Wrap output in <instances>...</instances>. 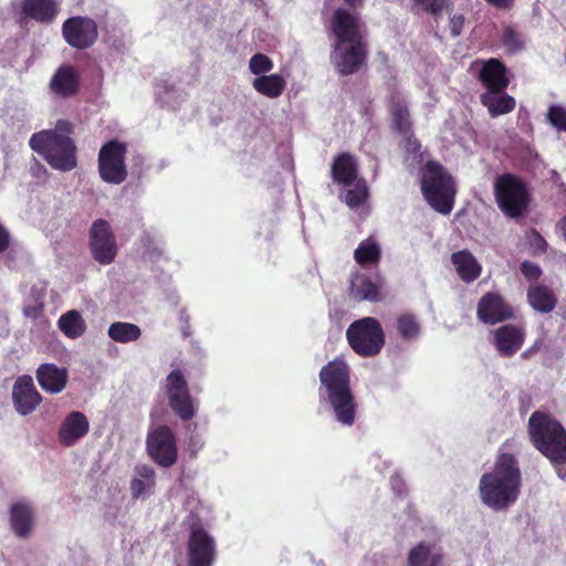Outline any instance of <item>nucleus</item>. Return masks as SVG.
I'll return each mask as SVG.
<instances>
[{
    "label": "nucleus",
    "instance_id": "f257e3e1",
    "mask_svg": "<svg viewBox=\"0 0 566 566\" xmlns=\"http://www.w3.org/2000/svg\"><path fill=\"white\" fill-rule=\"evenodd\" d=\"M318 398L338 423L344 427L355 423L357 405L350 388L349 367L343 359L336 358L322 367Z\"/></svg>",
    "mask_w": 566,
    "mask_h": 566
},
{
    "label": "nucleus",
    "instance_id": "f03ea898",
    "mask_svg": "<svg viewBox=\"0 0 566 566\" xmlns=\"http://www.w3.org/2000/svg\"><path fill=\"white\" fill-rule=\"evenodd\" d=\"M363 28L364 24L355 12L343 8L335 11L332 30L337 42L331 61L340 74L357 72L365 61Z\"/></svg>",
    "mask_w": 566,
    "mask_h": 566
},
{
    "label": "nucleus",
    "instance_id": "7ed1b4c3",
    "mask_svg": "<svg viewBox=\"0 0 566 566\" xmlns=\"http://www.w3.org/2000/svg\"><path fill=\"white\" fill-rule=\"evenodd\" d=\"M521 471L512 454L501 453L491 472L480 479L479 490L483 504L494 511L505 510L520 494Z\"/></svg>",
    "mask_w": 566,
    "mask_h": 566
},
{
    "label": "nucleus",
    "instance_id": "20e7f679",
    "mask_svg": "<svg viewBox=\"0 0 566 566\" xmlns=\"http://www.w3.org/2000/svg\"><path fill=\"white\" fill-rule=\"evenodd\" d=\"M72 133V123L59 119L53 129L34 133L30 137L29 145L51 168L67 172L77 166V148L70 137Z\"/></svg>",
    "mask_w": 566,
    "mask_h": 566
},
{
    "label": "nucleus",
    "instance_id": "39448f33",
    "mask_svg": "<svg viewBox=\"0 0 566 566\" xmlns=\"http://www.w3.org/2000/svg\"><path fill=\"white\" fill-rule=\"evenodd\" d=\"M189 514L185 524L189 528L187 560L189 566H212L216 560L217 545L213 536L205 527L203 514L208 509L196 496L186 501Z\"/></svg>",
    "mask_w": 566,
    "mask_h": 566
},
{
    "label": "nucleus",
    "instance_id": "423d86ee",
    "mask_svg": "<svg viewBox=\"0 0 566 566\" xmlns=\"http://www.w3.org/2000/svg\"><path fill=\"white\" fill-rule=\"evenodd\" d=\"M530 434L534 446L547 457L556 467L560 478L566 476L562 472L560 464L566 462V432L554 419L538 411L534 412L530 420Z\"/></svg>",
    "mask_w": 566,
    "mask_h": 566
},
{
    "label": "nucleus",
    "instance_id": "0eeeda50",
    "mask_svg": "<svg viewBox=\"0 0 566 566\" xmlns=\"http://www.w3.org/2000/svg\"><path fill=\"white\" fill-rule=\"evenodd\" d=\"M485 92L480 99L491 117H497L511 113L516 105L515 98L505 92L509 85L505 66L497 60L485 62L479 75Z\"/></svg>",
    "mask_w": 566,
    "mask_h": 566
},
{
    "label": "nucleus",
    "instance_id": "6e6552de",
    "mask_svg": "<svg viewBox=\"0 0 566 566\" xmlns=\"http://www.w3.org/2000/svg\"><path fill=\"white\" fill-rule=\"evenodd\" d=\"M421 191L427 202L438 212L449 214L453 208L455 186L452 177L444 168L428 163L421 172Z\"/></svg>",
    "mask_w": 566,
    "mask_h": 566
},
{
    "label": "nucleus",
    "instance_id": "1a4fd4ad",
    "mask_svg": "<svg viewBox=\"0 0 566 566\" xmlns=\"http://www.w3.org/2000/svg\"><path fill=\"white\" fill-rule=\"evenodd\" d=\"M494 195L499 208L510 218H518L528 206L530 196L525 184L511 174L496 178Z\"/></svg>",
    "mask_w": 566,
    "mask_h": 566
},
{
    "label": "nucleus",
    "instance_id": "9d476101",
    "mask_svg": "<svg viewBox=\"0 0 566 566\" xmlns=\"http://www.w3.org/2000/svg\"><path fill=\"white\" fill-rule=\"evenodd\" d=\"M346 337L353 350L363 357L377 355L385 344L382 327L374 317H364L352 323L346 331Z\"/></svg>",
    "mask_w": 566,
    "mask_h": 566
},
{
    "label": "nucleus",
    "instance_id": "9b49d317",
    "mask_svg": "<svg viewBox=\"0 0 566 566\" xmlns=\"http://www.w3.org/2000/svg\"><path fill=\"white\" fill-rule=\"evenodd\" d=\"M127 148L124 143L111 140L98 153V172L103 181L111 185H120L127 178L125 155Z\"/></svg>",
    "mask_w": 566,
    "mask_h": 566
},
{
    "label": "nucleus",
    "instance_id": "f8f14e48",
    "mask_svg": "<svg viewBox=\"0 0 566 566\" xmlns=\"http://www.w3.org/2000/svg\"><path fill=\"white\" fill-rule=\"evenodd\" d=\"M169 406L182 420L187 421L196 415V407L190 396L188 382L179 369L171 370L165 380Z\"/></svg>",
    "mask_w": 566,
    "mask_h": 566
},
{
    "label": "nucleus",
    "instance_id": "ddd939ff",
    "mask_svg": "<svg viewBox=\"0 0 566 566\" xmlns=\"http://www.w3.org/2000/svg\"><path fill=\"white\" fill-rule=\"evenodd\" d=\"M146 450L149 458L160 467L169 468L177 461L176 438L166 426H159L148 432Z\"/></svg>",
    "mask_w": 566,
    "mask_h": 566
},
{
    "label": "nucleus",
    "instance_id": "4468645a",
    "mask_svg": "<svg viewBox=\"0 0 566 566\" xmlns=\"http://www.w3.org/2000/svg\"><path fill=\"white\" fill-rule=\"evenodd\" d=\"M91 248L94 259L101 264H111L117 254V245L111 226L97 220L91 228Z\"/></svg>",
    "mask_w": 566,
    "mask_h": 566
},
{
    "label": "nucleus",
    "instance_id": "2eb2a0df",
    "mask_svg": "<svg viewBox=\"0 0 566 566\" xmlns=\"http://www.w3.org/2000/svg\"><path fill=\"white\" fill-rule=\"evenodd\" d=\"M63 35L71 46L86 49L97 39V25L90 18L73 17L64 22Z\"/></svg>",
    "mask_w": 566,
    "mask_h": 566
},
{
    "label": "nucleus",
    "instance_id": "dca6fc26",
    "mask_svg": "<svg viewBox=\"0 0 566 566\" xmlns=\"http://www.w3.org/2000/svg\"><path fill=\"white\" fill-rule=\"evenodd\" d=\"M12 401L15 411L21 416L32 413L41 403L42 397L34 387L30 376L19 377L12 389Z\"/></svg>",
    "mask_w": 566,
    "mask_h": 566
},
{
    "label": "nucleus",
    "instance_id": "f3484780",
    "mask_svg": "<svg viewBox=\"0 0 566 566\" xmlns=\"http://www.w3.org/2000/svg\"><path fill=\"white\" fill-rule=\"evenodd\" d=\"M90 431V421L81 411H71L62 420L59 431V442L66 448L75 446Z\"/></svg>",
    "mask_w": 566,
    "mask_h": 566
},
{
    "label": "nucleus",
    "instance_id": "a211bd4d",
    "mask_svg": "<svg viewBox=\"0 0 566 566\" xmlns=\"http://www.w3.org/2000/svg\"><path fill=\"white\" fill-rule=\"evenodd\" d=\"M525 331L507 324L493 331V342L497 352L504 357L513 356L523 345Z\"/></svg>",
    "mask_w": 566,
    "mask_h": 566
},
{
    "label": "nucleus",
    "instance_id": "6ab92c4d",
    "mask_svg": "<svg viewBox=\"0 0 566 566\" xmlns=\"http://www.w3.org/2000/svg\"><path fill=\"white\" fill-rule=\"evenodd\" d=\"M512 315V308L497 294L488 293L479 302L478 317L486 324L503 322Z\"/></svg>",
    "mask_w": 566,
    "mask_h": 566
},
{
    "label": "nucleus",
    "instance_id": "aec40b11",
    "mask_svg": "<svg viewBox=\"0 0 566 566\" xmlns=\"http://www.w3.org/2000/svg\"><path fill=\"white\" fill-rule=\"evenodd\" d=\"M36 380L40 387L51 395L62 392L69 381V371L64 367H59L55 364H42L38 367Z\"/></svg>",
    "mask_w": 566,
    "mask_h": 566
},
{
    "label": "nucleus",
    "instance_id": "412c9836",
    "mask_svg": "<svg viewBox=\"0 0 566 566\" xmlns=\"http://www.w3.org/2000/svg\"><path fill=\"white\" fill-rule=\"evenodd\" d=\"M129 490L134 500H146L155 494L156 472L148 464H137L129 483Z\"/></svg>",
    "mask_w": 566,
    "mask_h": 566
},
{
    "label": "nucleus",
    "instance_id": "4be33fe9",
    "mask_svg": "<svg viewBox=\"0 0 566 566\" xmlns=\"http://www.w3.org/2000/svg\"><path fill=\"white\" fill-rule=\"evenodd\" d=\"M444 555L434 544L420 542L408 553V566H443Z\"/></svg>",
    "mask_w": 566,
    "mask_h": 566
},
{
    "label": "nucleus",
    "instance_id": "5701e85b",
    "mask_svg": "<svg viewBox=\"0 0 566 566\" xmlns=\"http://www.w3.org/2000/svg\"><path fill=\"white\" fill-rule=\"evenodd\" d=\"M49 87L50 91L56 96H72L77 92L78 88V74L74 67L70 65H63L59 67L52 76Z\"/></svg>",
    "mask_w": 566,
    "mask_h": 566
},
{
    "label": "nucleus",
    "instance_id": "b1692460",
    "mask_svg": "<svg viewBox=\"0 0 566 566\" xmlns=\"http://www.w3.org/2000/svg\"><path fill=\"white\" fill-rule=\"evenodd\" d=\"M527 301L532 308L538 313H551L557 304L554 291L536 282L531 284L527 290Z\"/></svg>",
    "mask_w": 566,
    "mask_h": 566
},
{
    "label": "nucleus",
    "instance_id": "393cba45",
    "mask_svg": "<svg viewBox=\"0 0 566 566\" xmlns=\"http://www.w3.org/2000/svg\"><path fill=\"white\" fill-rule=\"evenodd\" d=\"M451 261L455 268L458 275L462 281L471 283L481 274V265L476 259L467 250L454 252Z\"/></svg>",
    "mask_w": 566,
    "mask_h": 566
},
{
    "label": "nucleus",
    "instance_id": "a878e982",
    "mask_svg": "<svg viewBox=\"0 0 566 566\" xmlns=\"http://www.w3.org/2000/svg\"><path fill=\"white\" fill-rule=\"evenodd\" d=\"M333 179L335 182L349 187L357 180V161L349 154H342L335 158L332 166Z\"/></svg>",
    "mask_w": 566,
    "mask_h": 566
},
{
    "label": "nucleus",
    "instance_id": "bb28decb",
    "mask_svg": "<svg viewBox=\"0 0 566 566\" xmlns=\"http://www.w3.org/2000/svg\"><path fill=\"white\" fill-rule=\"evenodd\" d=\"M350 295L357 301H379V286L366 274L356 273L350 281Z\"/></svg>",
    "mask_w": 566,
    "mask_h": 566
},
{
    "label": "nucleus",
    "instance_id": "cd10ccee",
    "mask_svg": "<svg viewBox=\"0 0 566 566\" xmlns=\"http://www.w3.org/2000/svg\"><path fill=\"white\" fill-rule=\"evenodd\" d=\"M22 11L28 18L51 22L56 14V3L54 0H23Z\"/></svg>",
    "mask_w": 566,
    "mask_h": 566
},
{
    "label": "nucleus",
    "instance_id": "c85d7f7f",
    "mask_svg": "<svg viewBox=\"0 0 566 566\" xmlns=\"http://www.w3.org/2000/svg\"><path fill=\"white\" fill-rule=\"evenodd\" d=\"M11 525L20 537L28 536L33 527V512L27 503H15L11 507Z\"/></svg>",
    "mask_w": 566,
    "mask_h": 566
},
{
    "label": "nucleus",
    "instance_id": "c756f323",
    "mask_svg": "<svg viewBox=\"0 0 566 566\" xmlns=\"http://www.w3.org/2000/svg\"><path fill=\"white\" fill-rule=\"evenodd\" d=\"M286 85V81L279 74L261 75L253 80V88L269 98L279 97Z\"/></svg>",
    "mask_w": 566,
    "mask_h": 566
},
{
    "label": "nucleus",
    "instance_id": "7c9ffc66",
    "mask_svg": "<svg viewBox=\"0 0 566 566\" xmlns=\"http://www.w3.org/2000/svg\"><path fill=\"white\" fill-rule=\"evenodd\" d=\"M62 333L69 338L75 339L81 337L85 329L86 324L78 311L72 310L63 314L57 322Z\"/></svg>",
    "mask_w": 566,
    "mask_h": 566
},
{
    "label": "nucleus",
    "instance_id": "2f4dec72",
    "mask_svg": "<svg viewBox=\"0 0 566 566\" xmlns=\"http://www.w3.org/2000/svg\"><path fill=\"white\" fill-rule=\"evenodd\" d=\"M107 335L114 342L126 344L137 340L142 335V331L133 323L115 322L109 325Z\"/></svg>",
    "mask_w": 566,
    "mask_h": 566
},
{
    "label": "nucleus",
    "instance_id": "473e14b6",
    "mask_svg": "<svg viewBox=\"0 0 566 566\" xmlns=\"http://www.w3.org/2000/svg\"><path fill=\"white\" fill-rule=\"evenodd\" d=\"M381 250L379 243L374 238H367L361 241L355 250L354 256L358 264L366 266L377 263L380 259Z\"/></svg>",
    "mask_w": 566,
    "mask_h": 566
},
{
    "label": "nucleus",
    "instance_id": "72a5a7b5",
    "mask_svg": "<svg viewBox=\"0 0 566 566\" xmlns=\"http://www.w3.org/2000/svg\"><path fill=\"white\" fill-rule=\"evenodd\" d=\"M396 328L399 336L405 340H415L421 334L420 322L410 313H405L398 316Z\"/></svg>",
    "mask_w": 566,
    "mask_h": 566
},
{
    "label": "nucleus",
    "instance_id": "f704fd0d",
    "mask_svg": "<svg viewBox=\"0 0 566 566\" xmlns=\"http://www.w3.org/2000/svg\"><path fill=\"white\" fill-rule=\"evenodd\" d=\"M342 198L350 208L359 207L368 198V187L364 179H357L349 187H345Z\"/></svg>",
    "mask_w": 566,
    "mask_h": 566
},
{
    "label": "nucleus",
    "instance_id": "c9c22d12",
    "mask_svg": "<svg viewBox=\"0 0 566 566\" xmlns=\"http://www.w3.org/2000/svg\"><path fill=\"white\" fill-rule=\"evenodd\" d=\"M390 112L395 128L399 133L407 135L410 128L409 113L405 102L399 96L391 98Z\"/></svg>",
    "mask_w": 566,
    "mask_h": 566
},
{
    "label": "nucleus",
    "instance_id": "e433bc0d",
    "mask_svg": "<svg viewBox=\"0 0 566 566\" xmlns=\"http://www.w3.org/2000/svg\"><path fill=\"white\" fill-rule=\"evenodd\" d=\"M501 40L510 52L515 53L524 48V41L521 34L510 25L503 29Z\"/></svg>",
    "mask_w": 566,
    "mask_h": 566
},
{
    "label": "nucleus",
    "instance_id": "4c0bfd02",
    "mask_svg": "<svg viewBox=\"0 0 566 566\" xmlns=\"http://www.w3.org/2000/svg\"><path fill=\"white\" fill-rule=\"evenodd\" d=\"M273 69V63L269 56L262 53L254 54L249 62V70L255 75H265Z\"/></svg>",
    "mask_w": 566,
    "mask_h": 566
},
{
    "label": "nucleus",
    "instance_id": "58836bf2",
    "mask_svg": "<svg viewBox=\"0 0 566 566\" xmlns=\"http://www.w3.org/2000/svg\"><path fill=\"white\" fill-rule=\"evenodd\" d=\"M547 119L557 130L566 132V108L553 105L548 108Z\"/></svg>",
    "mask_w": 566,
    "mask_h": 566
},
{
    "label": "nucleus",
    "instance_id": "ea45409f",
    "mask_svg": "<svg viewBox=\"0 0 566 566\" xmlns=\"http://www.w3.org/2000/svg\"><path fill=\"white\" fill-rule=\"evenodd\" d=\"M417 6H420L427 12L438 15L447 6L448 0H415Z\"/></svg>",
    "mask_w": 566,
    "mask_h": 566
},
{
    "label": "nucleus",
    "instance_id": "a19ab883",
    "mask_svg": "<svg viewBox=\"0 0 566 566\" xmlns=\"http://www.w3.org/2000/svg\"><path fill=\"white\" fill-rule=\"evenodd\" d=\"M521 272L530 282L537 281L542 275L541 268L537 264L530 261H524L521 264Z\"/></svg>",
    "mask_w": 566,
    "mask_h": 566
},
{
    "label": "nucleus",
    "instance_id": "79ce46f5",
    "mask_svg": "<svg viewBox=\"0 0 566 566\" xmlns=\"http://www.w3.org/2000/svg\"><path fill=\"white\" fill-rule=\"evenodd\" d=\"M528 243L534 253L542 254L546 252L547 242L538 232L533 231L528 234Z\"/></svg>",
    "mask_w": 566,
    "mask_h": 566
},
{
    "label": "nucleus",
    "instance_id": "37998d69",
    "mask_svg": "<svg viewBox=\"0 0 566 566\" xmlns=\"http://www.w3.org/2000/svg\"><path fill=\"white\" fill-rule=\"evenodd\" d=\"M43 297H44V287H42L41 292L35 297L33 305L24 306V314L29 317H36L42 308H43Z\"/></svg>",
    "mask_w": 566,
    "mask_h": 566
},
{
    "label": "nucleus",
    "instance_id": "c03bdc74",
    "mask_svg": "<svg viewBox=\"0 0 566 566\" xmlns=\"http://www.w3.org/2000/svg\"><path fill=\"white\" fill-rule=\"evenodd\" d=\"M464 15L463 14H454L450 19V32L453 36H458L461 34L462 29L464 27Z\"/></svg>",
    "mask_w": 566,
    "mask_h": 566
},
{
    "label": "nucleus",
    "instance_id": "a18cd8bd",
    "mask_svg": "<svg viewBox=\"0 0 566 566\" xmlns=\"http://www.w3.org/2000/svg\"><path fill=\"white\" fill-rule=\"evenodd\" d=\"M405 147L409 154H412L415 156V158L417 157L420 150V144L418 143L417 139L412 138L411 136L406 137Z\"/></svg>",
    "mask_w": 566,
    "mask_h": 566
},
{
    "label": "nucleus",
    "instance_id": "49530a36",
    "mask_svg": "<svg viewBox=\"0 0 566 566\" xmlns=\"http://www.w3.org/2000/svg\"><path fill=\"white\" fill-rule=\"evenodd\" d=\"M490 6L496 8V9H501V10H506V9H510L513 7L514 4V0H485Z\"/></svg>",
    "mask_w": 566,
    "mask_h": 566
},
{
    "label": "nucleus",
    "instance_id": "de8ad7c7",
    "mask_svg": "<svg viewBox=\"0 0 566 566\" xmlns=\"http://www.w3.org/2000/svg\"><path fill=\"white\" fill-rule=\"evenodd\" d=\"M390 483L396 493H398V494L402 493V491L405 489L403 482L398 474L391 476Z\"/></svg>",
    "mask_w": 566,
    "mask_h": 566
},
{
    "label": "nucleus",
    "instance_id": "09e8293b",
    "mask_svg": "<svg viewBox=\"0 0 566 566\" xmlns=\"http://www.w3.org/2000/svg\"><path fill=\"white\" fill-rule=\"evenodd\" d=\"M9 247V234L4 228L0 224V252L4 251Z\"/></svg>",
    "mask_w": 566,
    "mask_h": 566
},
{
    "label": "nucleus",
    "instance_id": "8fccbe9b",
    "mask_svg": "<svg viewBox=\"0 0 566 566\" xmlns=\"http://www.w3.org/2000/svg\"><path fill=\"white\" fill-rule=\"evenodd\" d=\"M165 91L164 92H159V96H160V99L165 103V104H172V101L170 98V94L174 92V87L172 86H165L164 88Z\"/></svg>",
    "mask_w": 566,
    "mask_h": 566
},
{
    "label": "nucleus",
    "instance_id": "3c124183",
    "mask_svg": "<svg viewBox=\"0 0 566 566\" xmlns=\"http://www.w3.org/2000/svg\"><path fill=\"white\" fill-rule=\"evenodd\" d=\"M556 230L558 235L566 242V216L558 221Z\"/></svg>",
    "mask_w": 566,
    "mask_h": 566
},
{
    "label": "nucleus",
    "instance_id": "603ef678",
    "mask_svg": "<svg viewBox=\"0 0 566 566\" xmlns=\"http://www.w3.org/2000/svg\"><path fill=\"white\" fill-rule=\"evenodd\" d=\"M347 4L352 6L353 8H357L363 6L364 0H344Z\"/></svg>",
    "mask_w": 566,
    "mask_h": 566
}]
</instances>
